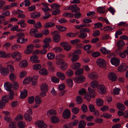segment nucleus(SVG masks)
Here are the masks:
<instances>
[{"instance_id":"13","label":"nucleus","mask_w":128,"mask_h":128,"mask_svg":"<svg viewBox=\"0 0 128 128\" xmlns=\"http://www.w3.org/2000/svg\"><path fill=\"white\" fill-rule=\"evenodd\" d=\"M37 124L39 128H46L47 127V125L42 120L39 121Z\"/></svg>"},{"instance_id":"44","label":"nucleus","mask_w":128,"mask_h":128,"mask_svg":"<svg viewBox=\"0 0 128 128\" xmlns=\"http://www.w3.org/2000/svg\"><path fill=\"white\" fill-rule=\"evenodd\" d=\"M38 32V30L36 28L32 29L30 30V34L31 35H32L33 34H36Z\"/></svg>"},{"instance_id":"21","label":"nucleus","mask_w":128,"mask_h":128,"mask_svg":"<svg viewBox=\"0 0 128 128\" xmlns=\"http://www.w3.org/2000/svg\"><path fill=\"white\" fill-rule=\"evenodd\" d=\"M117 107L120 110L124 111L126 109L124 105L119 102L117 103Z\"/></svg>"},{"instance_id":"50","label":"nucleus","mask_w":128,"mask_h":128,"mask_svg":"<svg viewBox=\"0 0 128 128\" xmlns=\"http://www.w3.org/2000/svg\"><path fill=\"white\" fill-rule=\"evenodd\" d=\"M55 9V10L53 11L52 13V15L56 16L57 14H58L60 13V10L59 9L57 8Z\"/></svg>"},{"instance_id":"38","label":"nucleus","mask_w":128,"mask_h":128,"mask_svg":"<svg viewBox=\"0 0 128 128\" xmlns=\"http://www.w3.org/2000/svg\"><path fill=\"white\" fill-rule=\"evenodd\" d=\"M100 50L102 53L104 54H109L110 52V51H108L104 48H100Z\"/></svg>"},{"instance_id":"30","label":"nucleus","mask_w":128,"mask_h":128,"mask_svg":"<svg viewBox=\"0 0 128 128\" xmlns=\"http://www.w3.org/2000/svg\"><path fill=\"white\" fill-rule=\"evenodd\" d=\"M79 121L78 120H75L73 121L72 122L69 123V124L70 126L73 128L74 126H77Z\"/></svg>"},{"instance_id":"32","label":"nucleus","mask_w":128,"mask_h":128,"mask_svg":"<svg viewBox=\"0 0 128 128\" xmlns=\"http://www.w3.org/2000/svg\"><path fill=\"white\" fill-rule=\"evenodd\" d=\"M98 82L97 81L94 80L91 82L90 86L93 88H96L97 87L98 88Z\"/></svg>"},{"instance_id":"35","label":"nucleus","mask_w":128,"mask_h":128,"mask_svg":"<svg viewBox=\"0 0 128 128\" xmlns=\"http://www.w3.org/2000/svg\"><path fill=\"white\" fill-rule=\"evenodd\" d=\"M51 120L52 122L56 123L59 122V120L58 118L56 116H53L51 118Z\"/></svg>"},{"instance_id":"3","label":"nucleus","mask_w":128,"mask_h":128,"mask_svg":"<svg viewBox=\"0 0 128 128\" xmlns=\"http://www.w3.org/2000/svg\"><path fill=\"white\" fill-rule=\"evenodd\" d=\"M12 58L15 59L16 62H19L21 59L20 54L18 52H15L12 53Z\"/></svg>"},{"instance_id":"37","label":"nucleus","mask_w":128,"mask_h":128,"mask_svg":"<svg viewBox=\"0 0 128 128\" xmlns=\"http://www.w3.org/2000/svg\"><path fill=\"white\" fill-rule=\"evenodd\" d=\"M47 114L48 116L55 114H56V112L55 110L52 109L48 110L47 112Z\"/></svg>"},{"instance_id":"12","label":"nucleus","mask_w":128,"mask_h":128,"mask_svg":"<svg viewBox=\"0 0 128 128\" xmlns=\"http://www.w3.org/2000/svg\"><path fill=\"white\" fill-rule=\"evenodd\" d=\"M108 78L109 80L112 81H115L117 79V77L116 74L112 72L109 73Z\"/></svg>"},{"instance_id":"47","label":"nucleus","mask_w":128,"mask_h":128,"mask_svg":"<svg viewBox=\"0 0 128 128\" xmlns=\"http://www.w3.org/2000/svg\"><path fill=\"white\" fill-rule=\"evenodd\" d=\"M63 16L65 17H68V18H73L74 14L69 12H65L63 14Z\"/></svg>"},{"instance_id":"27","label":"nucleus","mask_w":128,"mask_h":128,"mask_svg":"<svg viewBox=\"0 0 128 128\" xmlns=\"http://www.w3.org/2000/svg\"><path fill=\"white\" fill-rule=\"evenodd\" d=\"M55 25V23L52 22H50L46 23L44 24V26L45 28H48L52 27Z\"/></svg>"},{"instance_id":"16","label":"nucleus","mask_w":128,"mask_h":128,"mask_svg":"<svg viewBox=\"0 0 128 128\" xmlns=\"http://www.w3.org/2000/svg\"><path fill=\"white\" fill-rule=\"evenodd\" d=\"M12 85L9 82H5L4 84V87L5 89L8 91L12 90L11 89V88L12 87Z\"/></svg>"},{"instance_id":"42","label":"nucleus","mask_w":128,"mask_h":128,"mask_svg":"<svg viewBox=\"0 0 128 128\" xmlns=\"http://www.w3.org/2000/svg\"><path fill=\"white\" fill-rule=\"evenodd\" d=\"M9 78L10 80H13L16 79V75L13 72L10 73L9 75Z\"/></svg>"},{"instance_id":"6","label":"nucleus","mask_w":128,"mask_h":128,"mask_svg":"<svg viewBox=\"0 0 128 128\" xmlns=\"http://www.w3.org/2000/svg\"><path fill=\"white\" fill-rule=\"evenodd\" d=\"M32 114V112L31 110H29L27 111L25 114L24 117L25 120H27L30 121L32 120V118L31 116Z\"/></svg>"},{"instance_id":"46","label":"nucleus","mask_w":128,"mask_h":128,"mask_svg":"<svg viewBox=\"0 0 128 128\" xmlns=\"http://www.w3.org/2000/svg\"><path fill=\"white\" fill-rule=\"evenodd\" d=\"M98 12L99 13L101 14H103L104 13L105 8H104L100 7H98L97 8Z\"/></svg>"},{"instance_id":"39","label":"nucleus","mask_w":128,"mask_h":128,"mask_svg":"<svg viewBox=\"0 0 128 128\" xmlns=\"http://www.w3.org/2000/svg\"><path fill=\"white\" fill-rule=\"evenodd\" d=\"M80 42V40L76 39L70 41V42L71 44L72 45H76L78 44V43H79Z\"/></svg>"},{"instance_id":"54","label":"nucleus","mask_w":128,"mask_h":128,"mask_svg":"<svg viewBox=\"0 0 128 128\" xmlns=\"http://www.w3.org/2000/svg\"><path fill=\"white\" fill-rule=\"evenodd\" d=\"M82 110L84 112H86L87 111V107L86 105L84 104L81 106Z\"/></svg>"},{"instance_id":"48","label":"nucleus","mask_w":128,"mask_h":128,"mask_svg":"<svg viewBox=\"0 0 128 128\" xmlns=\"http://www.w3.org/2000/svg\"><path fill=\"white\" fill-rule=\"evenodd\" d=\"M7 67L9 70V72H13L14 71V67L12 65H8Z\"/></svg>"},{"instance_id":"63","label":"nucleus","mask_w":128,"mask_h":128,"mask_svg":"<svg viewBox=\"0 0 128 128\" xmlns=\"http://www.w3.org/2000/svg\"><path fill=\"white\" fill-rule=\"evenodd\" d=\"M89 108L90 111L91 112H94L95 111V109L94 106L92 104H90L89 105Z\"/></svg>"},{"instance_id":"20","label":"nucleus","mask_w":128,"mask_h":128,"mask_svg":"<svg viewBox=\"0 0 128 128\" xmlns=\"http://www.w3.org/2000/svg\"><path fill=\"white\" fill-rule=\"evenodd\" d=\"M39 73L42 75L46 76L48 74V72L46 68H42L40 70Z\"/></svg>"},{"instance_id":"14","label":"nucleus","mask_w":128,"mask_h":128,"mask_svg":"<svg viewBox=\"0 0 128 128\" xmlns=\"http://www.w3.org/2000/svg\"><path fill=\"white\" fill-rule=\"evenodd\" d=\"M40 16V12H34L31 14L30 17L32 18L33 19H35L39 18Z\"/></svg>"},{"instance_id":"31","label":"nucleus","mask_w":128,"mask_h":128,"mask_svg":"<svg viewBox=\"0 0 128 128\" xmlns=\"http://www.w3.org/2000/svg\"><path fill=\"white\" fill-rule=\"evenodd\" d=\"M55 54L52 53H49L47 54V57L49 60L53 59L54 58Z\"/></svg>"},{"instance_id":"55","label":"nucleus","mask_w":128,"mask_h":128,"mask_svg":"<svg viewBox=\"0 0 128 128\" xmlns=\"http://www.w3.org/2000/svg\"><path fill=\"white\" fill-rule=\"evenodd\" d=\"M9 92L8 94L10 95L9 99L10 100H12L14 98V93L12 90L9 91Z\"/></svg>"},{"instance_id":"52","label":"nucleus","mask_w":128,"mask_h":128,"mask_svg":"<svg viewBox=\"0 0 128 128\" xmlns=\"http://www.w3.org/2000/svg\"><path fill=\"white\" fill-rule=\"evenodd\" d=\"M79 112V109L78 108L75 107L72 109V112L74 114L78 113Z\"/></svg>"},{"instance_id":"53","label":"nucleus","mask_w":128,"mask_h":128,"mask_svg":"<svg viewBox=\"0 0 128 128\" xmlns=\"http://www.w3.org/2000/svg\"><path fill=\"white\" fill-rule=\"evenodd\" d=\"M41 67V66L40 64H36L32 66L34 70H37Z\"/></svg>"},{"instance_id":"34","label":"nucleus","mask_w":128,"mask_h":128,"mask_svg":"<svg viewBox=\"0 0 128 128\" xmlns=\"http://www.w3.org/2000/svg\"><path fill=\"white\" fill-rule=\"evenodd\" d=\"M125 44L124 41L122 40H121L118 41L117 46V47L121 48L124 46Z\"/></svg>"},{"instance_id":"33","label":"nucleus","mask_w":128,"mask_h":128,"mask_svg":"<svg viewBox=\"0 0 128 128\" xmlns=\"http://www.w3.org/2000/svg\"><path fill=\"white\" fill-rule=\"evenodd\" d=\"M42 102L41 98L39 96H36L35 98V102L36 104H40Z\"/></svg>"},{"instance_id":"49","label":"nucleus","mask_w":128,"mask_h":128,"mask_svg":"<svg viewBox=\"0 0 128 128\" xmlns=\"http://www.w3.org/2000/svg\"><path fill=\"white\" fill-rule=\"evenodd\" d=\"M27 62L26 60H24L20 62V63L21 64V67L22 68H24L26 67L27 66Z\"/></svg>"},{"instance_id":"7","label":"nucleus","mask_w":128,"mask_h":128,"mask_svg":"<svg viewBox=\"0 0 128 128\" xmlns=\"http://www.w3.org/2000/svg\"><path fill=\"white\" fill-rule=\"evenodd\" d=\"M97 89L99 93L103 94L106 92V89L105 86L102 84H100L98 86Z\"/></svg>"},{"instance_id":"8","label":"nucleus","mask_w":128,"mask_h":128,"mask_svg":"<svg viewBox=\"0 0 128 128\" xmlns=\"http://www.w3.org/2000/svg\"><path fill=\"white\" fill-rule=\"evenodd\" d=\"M70 112L68 109L65 110L63 112L62 116L65 119L69 118L70 116Z\"/></svg>"},{"instance_id":"9","label":"nucleus","mask_w":128,"mask_h":128,"mask_svg":"<svg viewBox=\"0 0 128 128\" xmlns=\"http://www.w3.org/2000/svg\"><path fill=\"white\" fill-rule=\"evenodd\" d=\"M128 68L127 65L125 64H122L119 67L118 70L120 72L126 71Z\"/></svg>"},{"instance_id":"43","label":"nucleus","mask_w":128,"mask_h":128,"mask_svg":"<svg viewBox=\"0 0 128 128\" xmlns=\"http://www.w3.org/2000/svg\"><path fill=\"white\" fill-rule=\"evenodd\" d=\"M68 67V65L67 64L63 62L61 64V69L62 70H66Z\"/></svg>"},{"instance_id":"58","label":"nucleus","mask_w":128,"mask_h":128,"mask_svg":"<svg viewBox=\"0 0 128 128\" xmlns=\"http://www.w3.org/2000/svg\"><path fill=\"white\" fill-rule=\"evenodd\" d=\"M92 55L94 57H97L100 55V54L98 52H95L92 53Z\"/></svg>"},{"instance_id":"59","label":"nucleus","mask_w":128,"mask_h":128,"mask_svg":"<svg viewBox=\"0 0 128 128\" xmlns=\"http://www.w3.org/2000/svg\"><path fill=\"white\" fill-rule=\"evenodd\" d=\"M94 26L95 28H102L103 26V24L100 22H98L95 24H94Z\"/></svg>"},{"instance_id":"10","label":"nucleus","mask_w":128,"mask_h":128,"mask_svg":"<svg viewBox=\"0 0 128 128\" xmlns=\"http://www.w3.org/2000/svg\"><path fill=\"white\" fill-rule=\"evenodd\" d=\"M41 4L43 5L42 8V10L46 13L49 12L50 11V9L48 6V4L42 2Z\"/></svg>"},{"instance_id":"29","label":"nucleus","mask_w":128,"mask_h":128,"mask_svg":"<svg viewBox=\"0 0 128 128\" xmlns=\"http://www.w3.org/2000/svg\"><path fill=\"white\" fill-rule=\"evenodd\" d=\"M0 72L4 76H6L9 73L8 69L6 68H2L0 70Z\"/></svg>"},{"instance_id":"19","label":"nucleus","mask_w":128,"mask_h":128,"mask_svg":"<svg viewBox=\"0 0 128 128\" xmlns=\"http://www.w3.org/2000/svg\"><path fill=\"white\" fill-rule=\"evenodd\" d=\"M88 76L90 78L92 79H96L98 77L97 74L94 72L90 73Z\"/></svg>"},{"instance_id":"61","label":"nucleus","mask_w":128,"mask_h":128,"mask_svg":"<svg viewBox=\"0 0 128 128\" xmlns=\"http://www.w3.org/2000/svg\"><path fill=\"white\" fill-rule=\"evenodd\" d=\"M91 98V96L90 93H87L85 95L84 98L86 99L88 101H90Z\"/></svg>"},{"instance_id":"17","label":"nucleus","mask_w":128,"mask_h":128,"mask_svg":"<svg viewBox=\"0 0 128 128\" xmlns=\"http://www.w3.org/2000/svg\"><path fill=\"white\" fill-rule=\"evenodd\" d=\"M80 34L78 36L80 38L82 39H84L87 36V34L86 32H84L80 30L79 32Z\"/></svg>"},{"instance_id":"2","label":"nucleus","mask_w":128,"mask_h":128,"mask_svg":"<svg viewBox=\"0 0 128 128\" xmlns=\"http://www.w3.org/2000/svg\"><path fill=\"white\" fill-rule=\"evenodd\" d=\"M59 33V32L57 30H55L53 32L51 33V34L54 35L52 38V40L56 43H58L60 41L61 36L58 34Z\"/></svg>"},{"instance_id":"57","label":"nucleus","mask_w":128,"mask_h":128,"mask_svg":"<svg viewBox=\"0 0 128 128\" xmlns=\"http://www.w3.org/2000/svg\"><path fill=\"white\" fill-rule=\"evenodd\" d=\"M47 64L49 66L48 69L50 70H52L54 69V68L52 66V62H48L47 63Z\"/></svg>"},{"instance_id":"23","label":"nucleus","mask_w":128,"mask_h":128,"mask_svg":"<svg viewBox=\"0 0 128 128\" xmlns=\"http://www.w3.org/2000/svg\"><path fill=\"white\" fill-rule=\"evenodd\" d=\"M38 77V76H36L30 78V81L32 83V86L36 85L37 84L36 81Z\"/></svg>"},{"instance_id":"4","label":"nucleus","mask_w":128,"mask_h":128,"mask_svg":"<svg viewBox=\"0 0 128 128\" xmlns=\"http://www.w3.org/2000/svg\"><path fill=\"white\" fill-rule=\"evenodd\" d=\"M85 80V77L83 75L76 76L74 79V82L77 83L84 82Z\"/></svg>"},{"instance_id":"45","label":"nucleus","mask_w":128,"mask_h":128,"mask_svg":"<svg viewBox=\"0 0 128 128\" xmlns=\"http://www.w3.org/2000/svg\"><path fill=\"white\" fill-rule=\"evenodd\" d=\"M115 28V27L112 28L110 26H107L103 28V30L104 31H111Z\"/></svg>"},{"instance_id":"1","label":"nucleus","mask_w":128,"mask_h":128,"mask_svg":"<svg viewBox=\"0 0 128 128\" xmlns=\"http://www.w3.org/2000/svg\"><path fill=\"white\" fill-rule=\"evenodd\" d=\"M16 36L18 37L16 40L17 42L18 43L24 44L27 42V38H24L25 36L23 32H20L17 34Z\"/></svg>"},{"instance_id":"25","label":"nucleus","mask_w":128,"mask_h":128,"mask_svg":"<svg viewBox=\"0 0 128 128\" xmlns=\"http://www.w3.org/2000/svg\"><path fill=\"white\" fill-rule=\"evenodd\" d=\"M80 67V63L78 62H76L72 65V69L74 70H76L79 68Z\"/></svg>"},{"instance_id":"24","label":"nucleus","mask_w":128,"mask_h":128,"mask_svg":"<svg viewBox=\"0 0 128 128\" xmlns=\"http://www.w3.org/2000/svg\"><path fill=\"white\" fill-rule=\"evenodd\" d=\"M27 95V90L26 89H24L22 92H21L20 97L21 98L24 99L26 97Z\"/></svg>"},{"instance_id":"56","label":"nucleus","mask_w":128,"mask_h":128,"mask_svg":"<svg viewBox=\"0 0 128 128\" xmlns=\"http://www.w3.org/2000/svg\"><path fill=\"white\" fill-rule=\"evenodd\" d=\"M34 97L33 96L29 97L28 99V102L30 104H32L34 101Z\"/></svg>"},{"instance_id":"60","label":"nucleus","mask_w":128,"mask_h":128,"mask_svg":"<svg viewBox=\"0 0 128 128\" xmlns=\"http://www.w3.org/2000/svg\"><path fill=\"white\" fill-rule=\"evenodd\" d=\"M30 77L25 78L23 81V82L24 84H27L29 83L30 82Z\"/></svg>"},{"instance_id":"51","label":"nucleus","mask_w":128,"mask_h":128,"mask_svg":"<svg viewBox=\"0 0 128 128\" xmlns=\"http://www.w3.org/2000/svg\"><path fill=\"white\" fill-rule=\"evenodd\" d=\"M76 102L77 104L81 103L83 102L81 97L79 96H77L76 97Z\"/></svg>"},{"instance_id":"18","label":"nucleus","mask_w":128,"mask_h":128,"mask_svg":"<svg viewBox=\"0 0 128 128\" xmlns=\"http://www.w3.org/2000/svg\"><path fill=\"white\" fill-rule=\"evenodd\" d=\"M86 123L84 120H80L79 123L78 128H85L86 126Z\"/></svg>"},{"instance_id":"28","label":"nucleus","mask_w":128,"mask_h":128,"mask_svg":"<svg viewBox=\"0 0 128 128\" xmlns=\"http://www.w3.org/2000/svg\"><path fill=\"white\" fill-rule=\"evenodd\" d=\"M79 59V56L77 54H75L72 53V56L71 60L72 62L77 61Z\"/></svg>"},{"instance_id":"5","label":"nucleus","mask_w":128,"mask_h":128,"mask_svg":"<svg viewBox=\"0 0 128 128\" xmlns=\"http://www.w3.org/2000/svg\"><path fill=\"white\" fill-rule=\"evenodd\" d=\"M97 65L100 67L104 68L106 66V62L103 59L101 58H98L96 60Z\"/></svg>"},{"instance_id":"40","label":"nucleus","mask_w":128,"mask_h":128,"mask_svg":"<svg viewBox=\"0 0 128 128\" xmlns=\"http://www.w3.org/2000/svg\"><path fill=\"white\" fill-rule=\"evenodd\" d=\"M17 125L19 128H24L25 126V122L23 121H20L18 122Z\"/></svg>"},{"instance_id":"11","label":"nucleus","mask_w":128,"mask_h":128,"mask_svg":"<svg viewBox=\"0 0 128 128\" xmlns=\"http://www.w3.org/2000/svg\"><path fill=\"white\" fill-rule=\"evenodd\" d=\"M110 62L112 64L115 66H117L120 64V61L118 58H113L111 59Z\"/></svg>"},{"instance_id":"36","label":"nucleus","mask_w":128,"mask_h":128,"mask_svg":"<svg viewBox=\"0 0 128 128\" xmlns=\"http://www.w3.org/2000/svg\"><path fill=\"white\" fill-rule=\"evenodd\" d=\"M66 84L68 86L70 87H72L73 85L72 80L70 79L66 80Z\"/></svg>"},{"instance_id":"41","label":"nucleus","mask_w":128,"mask_h":128,"mask_svg":"<svg viewBox=\"0 0 128 128\" xmlns=\"http://www.w3.org/2000/svg\"><path fill=\"white\" fill-rule=\"evenodd\" d=\"M56 28L60 31L64 32L65 31L66 28L63 26H58L56 25Z\"/></svg>"},{"instance_id":"26","label":"nucleus","mask_w":128,"mask_h":128,"mask_svg":"<svg viewBox=\"0 0 128 128\" xmlns=\"http://www.w3.org/2000/svg\"><path fill=\"white\" fill-rule=\"evenodd\" d=\"M96 102V105L98 106H101L103 105V101L102 99L100 98L97 99Z\"/></svg>"},{"instance_id":"64","label":"nucleus","mask_w":128,"mask_h":128,"mask_svg":"<svg viewBox=\"0 0 128 128\" xmlns=\"http://www.w3.org/2000/svg\"><path fill=\"white\" fill-rule=\"evenodd\" d=\"M9 128H16V124L14 122H10L9 124Z\"/></svg>"},{"instance_id":"15","label":"nucleus","mask_w":128,"mask_h":128,"mask_svg":"<svg viewBox=\"0 0 128 128\" xmlns=\"http://www.w3.org/2000/svg\"><path fill=\"white\" fill-rule=\"evenodd\" d=\"M48 86L45 83L42 84L40 86L41 90L42 92H47L48 91Z\"/></svg>"},{"instance_id":"22","label":"nucleus","mask_w":128,"mask_h":128,"mask_svg":"<svg viewBox=\"0 0 128 128\" xmlns=\"http://www.w3.org/2000/svg\"><path fill=\"white\" fill-rule=\"evenodd\" d=\"M56 75L62 80H64L65 78V76L64 74L62 72H58L56 73Z\"/></svg>"},{"instance_id":"62","label":"nucleus","mask_w":128,"mask_h":128,"mask_svg":"<svg viewBox=\"0 0 128 128\" xmlns=\"http://www.w3.org/2000/svg\"><path fill=\"white\" fill-rule=\"evenodd\" d=\"M1 101L6 104L8 102V99L6 97V96H3L2 98Z\"/></svg>"}]
</instances>
